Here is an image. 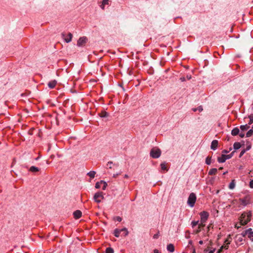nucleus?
<instances>
[{
  "instance_id": "1",
  "label": "nucleus",
  "mask_w": 253,
  "mask_h": 253,
  "mask_svg": "<svg viewBox=\"0 0 253 253\" xmlns=\"http://www.w3.org/2000/svg\"><path fill=\"white\" fill-rule=\"evenodd\" d=\"M250 204V198L249 196H246L243 198L234 200L232 201V204L235 207L239 208L245 207Z\"/></svg>"
},
{
  "instance_id": "2",
  "label": "nucleus",
  "mask_w": 253,
  "mask_h": 253,
  "mask_svg": "<svg viewBox=\"0 0 253 253\" xmlns=\"http://www.w3.org/2000/svg\"><path fill=\"white\" fill-rule=\"evenodd\" d=\"M252 216V211H244L239 219L240 225L243 226L247 225L251 220Z\"/></svg>"
},
{
  "instance_id": "3",
  "label": "nucleus",
  "mask_w": 253,
  "mask_h": 253,
  "mask_svg": "<svg viewBox=\"0 0 253 253\" xmlns=\"http://www.w3.org/2000/svg\"><path fill=\"white\" fill-rule=\"evenodd\" d=\"M121 233H122V235L124 236H126L128 234L127 229L126 228H124L121 229L116 228L114 230L113 234L115 237H119Z\"/></svg>"
},
{
  "instance_id": "4",
  "label": "nucleus",
  "mask_w": 253,
  "mask_h": 253,
  "mask_svg": "<svg viewBox=\"0 0 253 253\" xmlns=\"http://www.w3.org/2000/svg\"><path fill=\"white\" fill-rule=\"evenodd\" d=\"M161 155V151L159 148H153L151 149L150 155L154 159H157L160 157Z\"/></svg>"
},
{
  "instance_id": "5",
  "label": "nucleus",
  "mask_w": 253,
  "mask_h": 253,
  "mask_svg": "<svg viewBox=\"0 0 253 253\" xmlns=\"http://www.w3.org/2000/svg\"><path fill=\"white\" fill-rule=\"evenodd\" d=\"M196 201V196L194 193H191L188 198L187 204L191 207H193Z\"/></svg>"
},
{
  "instance_id": "6",
  "label": "nucleus",
  "mask_w": 253,
  "mask_h": 253,
  "mask_svg": "<svg viewBox=\"0 0 253 253\" xmlns=\"http://www.w3.org/2000/svg\"><path fill=\"white\" fill-rule=\"evenodd\" d=\"M103 199L104 194L102 192H98L96 193L93 196V199L97 203H100Z\"/></svg>"
},
{
  "instance_id": "7",
  "label": "nucleus",
  "mask_w": 253,
  "mask_h": 253,
  "mask_svg": "<svg viewBox=\"0 0 253 253\" xmlns=\"http://www.w3.org/2000/svg\"><path fill=\"white\" fill-rule=\"evenodd\" d=\"M201 217L200 222L206 223L209 217V213L206 211H203L199 213Z\"/></svg>"
},
{
  "instance_id": "8",
  "label": "nucleus",
  "mask_w": 253,
  "mask_h": 253,
  "mask_svg": "<svg viewBox=\"0 0 253 253\" xmlns=\"http://www.w3.org/2000/svg\"><path fill=\"white\" fill-rule=\"evenodd\" d=\"M107 183L103 180L97 182L95 184V188L96 189L102 188L103 190H105L107 186Z\"/></svg>"
},
{
  "instance_id": "9",
  "label": "nucleus",
  "mask_w": 253,
  "mask_h": 253,
  "mask_svg": "<svg viewBox=\"0 0 253 253\" xmlns=\"http://www.w3.org/2000/svg\"><path fill=\"white\" fill-rule=\"evenodd\" d=\"M248 236V238L253 242V231L252 228H249L244 232L243 236Z\"/></svg>"
},
{
  "instance_id": "10",
  "label": "nucleus",
  "mask_w": 253,
  "mask_h": 253,
  "mask_svg": "<svg viewBox=\"0 0 253 253\" xmlns=\"http://www.w3.org/2000/svg\"><path fill=\"white\" fill-rule=\"evenodd\" d=\"M87 41V39L85 37L80 38L77 42V45L78 46H83L85 45Z\"/></svg>"
},
{
  "instance_id": "11",
  "label": "nucleus",
  "mask_w": 253,
  "mask_h": 253,
  "mask_svg": "<svg viewBox=\"0 0 253 253\" xmlns=\"http://www.w3.org/2000/svg\"><path fill=\"white\" fill-rule=\"evenodd\" d=\"M82 215V212L80 210H76L73 213L74 217L75 219H79Z\"/></svg>"
},
{
  "instance_id": "12",
  "label": "nucleus",
  "mask_w": 253,
  "mask_h": 253,
  "mask_svg": "<svg viewBox=\"0 0 253 253\" xmlns=\"http://www.w3.org/2000/svg\"><path fill=\"white\" fill-rule=\"evenodd\" d=\"M218 142L217 140H214L211 142V149L215 150L218 146Z\"/></svg>"
},
{
  "instance_id": "13",
  "label": "nucleus",
  "mask_w": 253,
  "mask_h": 253,
  "mask_svg": "<svg viewBox=\"0 0 253 253\" xmlns=\"http://www.w3.org/2000/svg\"><path fill=\"white\" fill-rule=\"evenodd\" d=\"M205 225H206L205 223L200 222V223H199L198 224V229L195 231V233L196 234H197V233H199V232H200L202 230V229L203 227H204L205 226Z\"/></svg>"
},
{
  "instance_id": "14",
  "label": "nucleus",
  "mask_w": 253,
  "mask_h": 253,
  "mask_svg": "<svg viewBox=\"0 0 253 253\" xmlns=\"http://www.w3.org/2000/svg\"><path fill=\"white\" fill-rule=\"evenodd\" d=\"M57 84V82L55 81V80H52V81H50L48 83V86L50 88H53L55 87V86H56Z\"/></svg>"
},
{
  "instance_id": "15",
  "label": "nucleus",
  "mask_w": 253,
  "mask_h": 253,
  "mask_svg": "<svg viewBox=\"0 0 253 253\" xmlns=\"http://www.w3.org/2000/svg\"><path fill=\"white\" fill-rule=\"evenodd\" d=\"M167 250L170 253L174 252V246L172 244H169L167 247Z\"/></svg>"
},
{
  "instance_id": "16",
  "label": "nucleus",
  "mask_w": 253,
  "mask_h": 253,
  "mask_svg": "<svg viewBox=\"0 0 253 253\" xmlns=\"http://www.w3.org/2000/svg\"><path fill=\"white\" fill-rule=\"evenodd\" d=\"M73 36L71 33H69L66 37L64 38V40L66 42H69L71 41Z\"/></svg>"
},
{
  "instance_id": "17",
  "label": "nucleus",
  "mask_w": 253,
  "mask_h": 253,
  "mask_svg": "<svg viewBox=\"0 0 253 253\" xmlns=\"http://www.w3.org/2000/svg\"><path fill=\"white\" fill-rule=\"evenodd\" d=\"M226 160V158L225 157V155L222 154L221 157H218L217 159V161L219 163H224Z\"/></svg>"
},
{
  "instance_id": "18",
  "label": "nucleus",
  "mask_w": 253,
  "mask_h": 253,
  "mask_svg": "<svg viewBox=\"0 0 253 253\" xmlns=\"http://www.w3.org/2000/svg\"><path fill=\"white\" fill-rule=\"evenodd\" d=\"M239 129L238 127H235L232 129L231 131V134L233 136H236L239 133Z\"/></svg>"
},
{
  "instance_id": "19",
  "label": "nucleus",
  "mask_w": 253,
  "mask_h": 253,
  "mask_svg": "<svg viewBox=\"0 0 253 253\" xmlns=\"http://www.w3.org/2000/svg\"><path fill=\"white\" fill-rule=\"evenodd\" d=\"M29 170L32 172H36L40 170V169L35 166H32L30 168Z\"/></svg>"
},
{
  "instance_id": "20",
  "label": "nucleus",
  "mask_w": 253,
  "mask_h": 253,
  "mask_svg": "<svg viewBox=\"0 0 253 253\" xmlns=\"http://www.w3.org/2000/svg\"><path fill=\"white\" fill-rule=\"evenodd\" d=\"M217 172V169L215 168H213V169H211L209 170V171L208 172V174L210 175H215L216 174Z\"/></svg>"
},
{
  "instance_id": "21",
  "label": "nucleus",
  "mask_w": 253,
  "mask_h": 253,
  "mask_svg": "<svg viewBox=\"0 0 253 253\" xmlns=\"http://www.w3.org/2000/svg\"><path fill=\"white\" fill-rule=\"evenodd\" d=\"M161 169L163 171H168V168H167V165L165 162L162 163L161 164Z\"/></svg>"
},
{
  "instance_id": "22",
  "label": "nucleus",
  "mask_w": 253,
  "mask_h": 253,
  "mask_svg": "<svg viewBox=\"0 0 253 253\" xmlns=\"http://www.w3.org/2000/svg\"><path fill=\"white\" fill-rule=\"evenodd\" d=\"M108 4L109 0H103L102 1V4L100 5V7L102 9H104L105 5H108Z\"/></svg>"
},
{
  "instance_id": "23",
  "label": "nucleus",
  "mask_w": 253,
  "mask_h": 253,
  "mask_svg": "<svg viewBox=\"0 0 253 253\" xmlns=\"http://www.w3.org/2000/svg\"><path fill=\"white\" fill-rule=\"evenodd\" d=\"M241 145L240 142H235L233 145V147L235 150H238L240 148Z\"/></svg>"
},
{
  "instance_id": "24",
  "label": "nucleus",
  "mask_w": 253,
  "mask_h": 253,
  "mask_svg": "<svg viewBox=\"0 0 253 253\" xmlns=\"http://www.w3.org/2000/svg\"><path fill=\"white\" fill-rule=\"evenodd\" d=\"M96 174L95 171H90L87 173V175L89 176L91 179L95 177V175Z\"/></svg>"
},
{
  "instance_id": "25",
  "label": "nucleus",
  "mask_w": 253,
  "mask_h": 253,
  "mask_svg": "<svg viewBox=\"0 0 253 253\" xmlns=\"http://www.w3.org/2000/svg\"><path fill=\"white\" fill-rule=\"evenodd\" d=\"M250 126L248 125H242L240 126V129L242 131H245L249 128Z\"/></svg>"
},
{
  "instance_id": "26",
  "label": "nucleus",
  "mask_w": 253,
  "mask_h": 253,
  "mask_svg": "<svg viewBox=\"0 0 253 253\" xmlns=\"http://www.w3.org/2000/svg\"><path fill=\"white\" fill-rule=\"evenodd\" d=\"M253 134V129H250L246 133V137H251Z\"/></svg>"
},
{
  "instance_id": "27",
  "label": "nucleus",
  "mask_w": 253,
  "mask_h": 253,
  "mask_svg": "<svg viewBox=\"0 0 253 253\" xmlns=\"http://www.w3.org/2000/svg\"><path fill=\"white\" fill-rule=\"evenodd\" d=\"M199 223V221L198 220V221H192L191 222V226L192 228H194L196 226H197V225H198V224Z\"/></svg>"
},
{
  "instance_id": "28",
  "label": "nucleus",
  "mask_w": 253,
  "mask_h": 253,
  "mask_svg": "<svg viewBox=\"0 0 253 253\" xmlns=\"http://www.w3.org/2000/svg\"><path fill=\"white\" fill-rule=\"evenodd\" d=\"M105 253H114V250L110 247L107 248L105 251Z\"/></svg>"
},
{
  "instance_id": "29",
  "label": "nucleus",
  "mask_w": 253,
  "mask_h": 253,
  "mask_svg": "<svg viewBox=\"0 0 253 253\" xmlns=\"http://www.w3.org/2000/svg\"><path fill=\"white\" fill-rule=\"evenodd\" d=\"M229 244H230V243L229 242L228 243H227L226 244L224 243V244L221 247V249H225V250L228 249Z\"/></svg>"
},
{
  "instance_id": "30",
  "label": "nucleus",
  "mask_w": 253,
  "mask_h": 253,
  "mask_svg": "<svg viewBox=\"0 0 253 253\" xmlns=\"http://www.w3.org/2000/svg\"><path fill=\"white\" fill-rule=\"evenodd\" d=\"M250 119L249 125H251L253 123V114H251L249 116Z\"/></svg>"
},
{
  "instance_id": "31",
  "label": "nucleus",
  "mask_w": 253,
  "mask_h": 253,
  "mask_svg": "<svg viewBox=\"0 0 253 253\" xmlns=\"http://www.w3.org/2000/svg\"><path fill=\"white\" fill-rule=\"evenodd\" d=\"M206 163L207 165H210L211 164V157H208L206 159Z\"/></svg>"
},
{
  "instance_id": "32",
  "label": "nucleus",
  "mask_w": 253,
  "mask_h": 253,
  "mask_svg": "<svg viewBox=\"0 0 253 253\" xmlns=\"http://www.w3.org/2000/svg\"><path fill=\"white\" fill-rule=\"evenodd\" d=\"M108 116V113L105 111H102L101 113L100 116L101 117H106Z\"/></svg>"
},
{
  "instance_id": "33",
  "label": "nucleus",
  "mask_w": 253,
  "mask_h": 253,
  "mask_svg": "<svg viewBox=\"0 0 253 253\" xmlns=\"http://www.w3.org/2000/svg\"><path fill=\"white\" fill-rule=\"evenodd\" d=\"M197 110H198L199 112H201L203 110L202 106H199L197 108L193 109L194 112H196Z\"/></svg>"
},
{
  "instance_id": "34",
  "label": "nucleus",
  "mask_w": 253,
  "mask_h": 253,
  "mask_svg": "<svg viewBox=\"0 0 253 253\" xmlns=\"http://www.w3.org/2000/svg\"><path fill=\"white\" fill-rule=\"evenodd\" d=\"M235 187V184L233 182V181L231 182L229 185V188L231 189H233Z\"/></svg>"
},
{
  "instance_id": "35",
  "label": "nucleus",
  "mask_w": 253,
  "mask_h": 253,
  "mask_svg": "<svg viewBox=\"0 0 253 253\" xmlns=\"http://www.w3.org/2000/svg\"><path fill=\"white\" fill-rule=\"evenodd\" d=\"M113 165V163L112 162H109L107 164V166L109 167V169H112Z\"/></svg>"
},
{
  "instance_id": "36",
  "label": "nucleus",
  "mask_w": 253,
  "mask_h": 253,
  "mask_svg": "<svg viewBox=\"0 0 253 253\" xmlns=\"http://www.w3.org/2000/svg\"><path fill=\"white\" fill-rule=\"evenodd\" d=\"M249 186L251 188H253V179L250 181Z\"/></svg>"
},
{
  "instance_id": "37",
  "label": "nucleus",
  "mask_w": 253,
  "mask_h": 253,
  "mask_svg": "<svg viewBox=\"0 0 253 253\" xmlns=\"http://www.w3.org/2000/svg\"><path fill=\"white\" fill-rule=\"evenodd\" d=\"M245 152H246V150H243L241 152V153H240V154L239 157H240V158H241V157H242V156L244 154V153H245Z\"/></svg>"
},
{
  "instance_id": "38",
  "label": "nucleus",
  "mask_w": 253,
  "mask_h": 253,
  "mask_svg": "<svg viewBox=\"0 0 253 253\" xmlns=\"http://www.w3.org/2000/svg\"><path fill=\"white\" fill-rule=\"evenodd\" d=\"M116 220L119 222H121L122 220V218L120 216H116Z\"/></svg>"
},
{
  "instance_id": "39",
  "label": "nucleus",
  "mask_w": 253,
  "mask_h": 253,
  "mask_svg": "<svg viewBox=\"0 0 253 253\" xmlns=\"http://www.w3.org/2000/svg\"><path fill=\"white\" fill-rule=\"evenodd\" d=\"M240 137L243 138L245 136V133L244 132H241V133L239 132L238 134Z\"/></svg>"
},
{
  "instance_id": "40",
  "label": "nucleus",
  "mask_w": 253,
  "mask_h": 253,
  "mask_svg": "<svg viewBox=\"0 0 253 253\" xmlns=\"http://www.w3.org/2000/svg\"><path fill=\"white\" fill-rule=\"evenodd\" d=\"M159 233H158L154 235L153 238L154 239H158L159 238Z\"/></svg>"
},
{
  "instance_id": "41",
  "label": "nucleus",
  "mask_w": 253,
  "mask_h": 253,
  "mask_svg": "<svg viewBox=\"0 0 253 253\" xmlns=\"http://www.w3.org/2000/svg\"><path fill=\"white\" fill-rule=\"evenodd\" d=\"M232 155H225V157L226 158V160L229 159L231 158Z\"/></svg>"
},
{
  "instance_id": "42",
  "label": "nucleus",
  "mask_w": 253,
  "mask_h": 253,
  "mask_svg": "<svg viewBox=\"0 0 253 253\" xmlns=\"http://www.w3.org/2000/svg\"><path fill=\"white\" fill-rule=\"evenodd\" d=\"M153 252L154 253H161L158 249H155Z\"/></svg>"
},
{
  "instance_id": "43",
  "label": "nucleus",
  "mask_w": 253,
  "mask_h": 253,
  "mask_svg": "<svg viewBox=\"0 0 253 253\" xmlns=\"http://www.w3.org/2000/svg\"><path fill=\"white\" fill-rule=\"evenodd\" d=\"M228 242L230 243L231 241H230L228 239H226L224 241V243L226 244Z\"/></svg>"
},
{
  "instance_id": "44",
  "label": "nucleus",
  "mask_w": 253,
  "mask_h": 253,
  "mask_svg": "<svg viewBox=\"0 0 253 253\" xmlns=\"http://www.w3.org/2000/svg\"><path fill=\"white\" fill-rule=\"evenodd\" d=\"M119 174H120V173L114 174L113 176L114 178H116Z\"/></svg>"
},
{
  "instance_id": "45",
  "label": "nucleus",
  "mask_w": 253,
  "mask_h": 253,
  "mask_svg": "<svg viewBox=\"0 0 253 253\" xmlns=\"http://www.w3.org/2000/svg\"><path fill=\"white\" fill-rule=\"evenodd\" d=\"M199 244L200 245H203V244H204L203 241L202 240H200V241L199 242Z\"/></svg>"
},
{
  "instance_id": "46",
  "label": "nucleus",
  "mask_w": 253,
  "mask_h": 253,
  "mask_svg": "<svg viewBox=\"0 0 253 253\" xmlns=\"http://www.w3.org/2000/svg\"><path fill=\"white\" fill-rule=\"evenodd\" d=\"M222 153H228V151H227V150H223L222 151Z\"/></svg>"
},
{
  "instance_id": "47",
  "label": "nucleus",
  "mask_w": 253,
  "mask_h": 253,
  "mask_svg": "<svg viewBox=\"0 0 253 253\" xmlns=\"http://www.w3.org/2000/svg\"><path fill=\"white\" fill-rule=\"evenodd\" d=\"M214 251H215V249H213V250L210 251L208 253H214Z\"/></svg>"
},
{
  "instance_id": "48",
  "label": "nucleus",
  "mask_w": 253,
  "mask_h": 253,
  "mask_svg": "<svg viewBox=\"0 0 253 253\" xmlns=\"http://www.w3.org/2000/svg\"><path fill=\"white\" fill-rule=\"evenodd\" d=\"M211 225H212V224H210L208 225V230H210V228H211Z\"/></svg>"
},
{
  "instance_id": "49",
  "label": "nucleus",
  "mask_w": 253,
  "mask_h": 253,
  "mask_svg": "<svg viewBox=\"0 0 253 253\" xmlns=\"http://www.w3.org/2000/svg\"><path fill=\"white\" fill-rule=\"evenodd\" d=\"M128 177V175H127V174H125V175H124V178H127Z\"/></svg>"
},
{
  "instance_id": "50",
  "label": "nucleus",
  "mask_w": 253,
  "mask_h": 253,
  "mask_svg": "<svg viewBox=\"0 0 253 253\" xmlns=\"http://www.w3.org/2000/svg\"><path fill=\"white\" fill-rule=\"evenodd\" d=\"M222 250L223 249H221V248H220V249L218 251L217 253H220L222 251Z\"/></svg>"
},
{
  "instance_id": "51",
  "label": "nucleus",
  "mask_w": 253,
  "mask_h": 253,
  "mask_svg": "<svg viewBox=\"0 0 253 253\" xmlns=\"http://www.w3.org/2000/svg\"><path fill=\"white\" fill-rule=\"evenodd\" d=\"M235 227L237 228V229H238L240 227V226H238L237 224H236Z\"/></svg>"
},
{
  "instance_id": "52",
  "label": "nucleus",
  "mask_w": 253,
  "mask_h": 253,
  "mask_svg": "<svg viewBox=\"0 0 253 253\" xmlns=\"http://www.w3.org/2000/svg\"><path fill=\"white\" fill-rule=\"evenodd\" d=\"M250 148H251V146H249V147H248V148H247V150H249Z\"/></svg>"
},
{
  "instance_id": "53",
  "label": "nucleus",
  "mask_w": 253,
  "mask_h": 253,
  "mask_svg": "<svg viewBox=\"0 0 253 253\" xmlns=\"http://www.w3.org/2000/svg\"><path fill=\"white\" fill-rule=\"evenodd\" d=\"M223 169V168H222V167H220V168H219V170H221V169Z\"/></svg>"
},
{
  "instance_id": "54",
  "label": "nucleus",
  "mask_w": 253,
  "mask_h": 253,
  "mask_svg": "<svg viewBox=\"0 0 253 253\" xmlns=\"http://www.w3.org/2000/svg\"><path fill=\"white\" fill-rule=\"evenodd\" d=\"M227 173V171L224 172L223 173V174H226Z\"/></svg>"
},
{
  "instance_id": "55",
  "label": "nucleus",
  "mask_w": 253,
  "mask_h": 253,
  "mask_svg": "<svg viewBox=\"0 0 253 253\" xmlns=\"http://www.w3.org/2000/svg\"><path fill=\"white\" fill-rule=\"evenodd\" d=\"M192 253H195V251L194 250L193 252H192Z\"/></svg>"
},
{
  "instance_id": "56",
  "label": "nucleus",
  "mask_w": 253,
  "mask_h": 253,
  "mask_svg": "<svg viewBox=\"0 0 253 253\" xmlns=\"http://www.w3.org/2000/svg\"><path fill=\"white\" fill-rule=\"evenodd\" d=\"M252 129H253V126H252Z\"/></svg>"
}]
</instances>
